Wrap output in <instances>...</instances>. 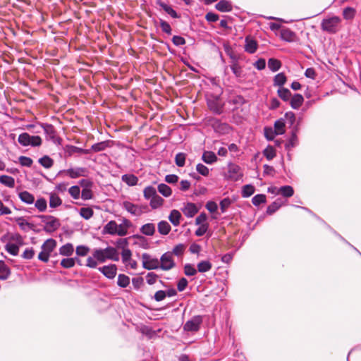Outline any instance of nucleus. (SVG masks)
Listing matches in <instances>:
<instances>
[{
	"label": "nucleus",
	"instance_id": "a211bd4d",
	"mask_svg": "<svg viewBox=\"0 0 361 361\" xmlns=\"http://www.w3.org/2000/svg\"><path fill=\"white\" fill-rule=\"evenodd\" d=\"M304 102L303 97L300 94H295L290 101L291 107L294 109H297L300 107Z\"/></svg>",
	"mask_w": 361,
	"mask_h": 361
},
{
	"label": "nucleus",
	"instance_id": "f03ea898",
	"mask_svg": "<svg viewBox=\"0 0 361 361\" xmlns=\"http://www.w3.org/2000/svg\"><path fill=\"white\" fill-rule=\"evenodd\" d=\"M37 217L41 219L42 223L44 224L43 230L47 233H53L58 230L61 226L59 219L53 216L39 215Z\"/></svg>",
	"mask_w": 361,
	"mask_h": 361
},
{
	"label": "nucleus",
	"instance_id": "aec40b11",
	"mask_svg": "<svg viewBox=\"0 0 361 361\" xmlns=\"http://www.w3.org/2000/svg\"><path fill=\"white\" fill-rule=\"evenodd\" d=\"M56 245V242L52 238L47 239L42 245L41 248L43 251L50 253L54 250Z\"/></svg>",
	"mask_w": 361,
	"mask_h": 361
},
{
	"label": "nucleus",
	"instance_id": "e433bc0d",
	"mask_svg": "<svg viewBox=\"0 0 361 361\" xmlns=\"http://www.w3.org/2000/svg\"><path fill=\"white\" fill-rule=\"evenodd\" d=\"M164 203V199L161 197L159 195H156L150 200V207L152 209H157L160 207Z\"/></svg>",
	"mask_w": 361,
	"mask_h": 361
},
{
	"label": "nucleus",
	"instance_id": "ea45409f",
	"mask_svg": "<svg viewBox=\"0 0 361 361\" xmlns=\"http://www.w3.org/2000/svg\"><path fill=\"white\" fill-rule=\"evenodd\" d=\"M158 191L166 197H169L172 193L171 188L164 183L158 185Z\"/></svg>",
	"mask_w": 361,
	"mask_h": 361
},
{
	"label": "nucleus",
	"instance_id": "473e14b6",
	"mask_svg": "<svg viewBox=\"0 0 361 361\" xmlns=\"http://www.w3.org/2000/svg\"><path fill=\"white\" fill-rule=\"evenodd\" d=\"M279 192L285 197H290L293 195L294 190L290 185H285L279 188Z\"/></svg>",
	"mask_w": 361,
	"mask_h": 361
},
{
	"label": "nucleus",
	"instance_id": "a18cd8bd",
	"mask_svg": "<svg viewBox=\"0 0 361 361\" xmlns=\"http://www.w3.org/2000/svg\"><path fill=\"white\" fill-rule=\"evenodd\" d=\"M35 206L39 212H43L47 207V200L43 197L39 198L35 202Z\"/></svg>",
	"mask_w": 361,
	"mask_h": 361
},
{
	"label": "nucleus",
	"instance_id": "393cba45",
	"mask_svg": "<svg viewBox=\"0 0 361 361\" xmlns=\"http://www.w3.org/2000/svg\"><path fill=\"white\" fill-rule=\"evenodd\" d=\"M121 179L129 186L136 185L138 182V178L133 174H124L122 176Z\"/></svg>",
	"mask_w": 361,
	"mask_h": 361
},
{
	"label": "nucleus",
	"instance_id": "f704fd0d",
	"mask_svg": "<svg viewBox=\"0 0 361 361\" xmlns=\"http://www.w3.org/2000/svg\"><path fill=\"white\" fill-rule=\"evenodd\" d=\"M287 80L286 76L283 73H278L274 76V85L281 87L283 86Z\"/></svg>",
	"mask_w": 361,
	"mask_h": 361
},
{
	"label": "nucleus",
	"instance_id": "bb28decb",
	"mask_svg": "<svg viewBox=\"0 0 361 361\" xmlns=\"http://www.w3.org/2000/svg\"><path fill=\"white\" fill-rule=\"evenodd\" d=\"M11 274L10 269L2 260H0V280H6Z\"/></svg>",
	"mask_w": 361,
	"mask_h": 361
},
{
	"label": "nucleus",
	"instance_id": "de8ad7c7",
	"mask_svg": "<svg viewBox=\"0 0 361 361\" xmlns=\"http://www.w3.org/2000/svg\"><path fill=\"white\" fill-rule=\"evenodd\" d=\"M5 250L13 256L18 255L19 247L17 245L13 243H7L5 246Z\"/></svg>",
	"mask_w": 361,
	"mask_h": 361
},
{
	"label": "nucleus",
	"instance_id": "423d86ee",
	"mask_svg": "<svg viewBox=\"0 0 361 361\" xmlns=\"http://www.w3.org/2000/svg\"><path fill=\"white\" fill-rule=\"evenodd\" d=\"M159 262L160 269L165 271L170 270L176 266L173 253H171V252H166L163 254L159 259Z\"/></svg>",
	"mask_w": 361,
	"mask_h": 361
},
{
	"label": "nucleus",
	"instance_id": "a878e982",
	"mask_svg": "<svg viewBox=\"0 0 361 361\" xmlns=\"http://www.w3.org/2000/svg\"><path fill=\"white\" fill-rule=\"evenodd\" d=\"M202 159L203 161L208 164H213L217 160L216 154L211 151H205L202 154Z\"/></svg>",
	"mask_w": 361,
	"mask_h": 361
},
{
	"label": "nucleus",
	"instance_id": "6e6552de",
	"mask_svg": "<svg viewBox=\"0 0 361 361\" xmlns=\"http://www.w3.org/2000/svg\"><path fill=\"white\" fill-rule=\"evenodd\" d=\"M202 323V317L200 315L194 316L191 319L186 322L183 326L184 331H197Z\"/></svg>",
	"mask_w": 361,
	"mask_h": 361
},
{
	"label": "nucleus",
	"instance_id": "0e129e2a",
	"mask_svg": "<svg viewBox=\"0 0 361 361\" xmlns=\"http://www.w3.org/2000/svg\"><path fill=\"white\" fill-rule=\"evenodd\" d=\"M196 170L200 174L204 176H207L209 173V169L202 164H198L196 166Z\"/></svg>",
	"mask_w": 361,
	"mask_h": 361
},
{
	"label": "nucleus",
	"instance_id": "69168bd1",
	"mask_svg": "<svg viewBox=\"0 0 361 361\" xmlns=\"http://www.w3.org/2000/svg\"><path fill=\"white\" fill-rule=\"evenodd\" d=\"M224 48L225 52L230 56V58L233 61L238 60V57H237L236 54L233 52L232 48L228 44H224Z\"/></svg>",
	"mask_w": 361,
	"mask_h": 361
},
{
	"label": "nucleus",
	"instance_id": "b1692460",
	"mask_svg": "<svg viewBox=\"0 0 361 361\" xmlns=\"http://www.w3.org/2000/svg\"><path fill=\"white\" fill-rule=\"evenodd\" d=\"M212 268V264L208 260H203L197 264V271L200 273H204L210 271Z\"/></svg>",
	"mask_w": 361,
	"mask_h": 361
},
{
	"label": "nucleus",
	"instance_id": "c9c22d12",
	"mask_svg": "<svg viewBox=\"0 0 361 361\" xmlns=\"http://www.w3.org/2000/svg\"><path fill=\"white\" fill-rule=\"evenodd\" d=\"M281 66V63L279 60L271 58L268 61V67L269 68L273 71L276 72L280 69Z\"/></svg>",
	"mask_w": 361,
	"mask_h": 361
},
{
	"label": "nucleus",
	"instance_id": "09e8293b",
	"mask_svg": "<svg viewBox=\"0 0 361 361\" xmlns=\"http://www.w3.org/2000/svg\"><path fill=\"white\" fill-rule=\"evenodd\" d=\"M230 67H231L232 72L236 77H240L242 75V73H243L242 68L238 64L237 61H233V63Z\"/></svg>",
	"mask_w": 361,
	"mask_h": 361
},
{
	"label": "nucleus",
	"instance_id": "6ab92c4d",
	"mask_svg": "<svg viewBox=\"0 0 361 361\" xmlns=\"http://www.w3.org/2000/svg\"><path fill=\"white\" fill-rule=\"evenodd\" d=\"M157 229L161 235H166L169 233L171 227L166 221H161L158 223Z\"/></svg>",
	"mask_w": 361,
	"mask_h": 361
},
{
	"label": "nucleus",
	"instance_id": "774afa93",
	"mask_svg": "<svg viewBox=\"0 0 361 361\" xmlns=\"http://www.w3.org/2000/svg\"><path fill=\"white\" fill-rule=\"evenodd\" d=\"M90 251V248L85 245H79L76 247V254L78 256H85Z\"/></svg>",
	"mask_w": 361,
	"mask_h": 361
},
{
	"label": "nucleus",
	"instance_id": "c756f323",
	"mask_svg": "<svg viewBox=\"0 0 361 361\" xmlns=\"http://www.w3.org/2000/svg\"><path fill=\"white\" fill-rule=\"evenodd\" d=\"M109 147V141H103V142H100L94 144L93 145H92L91 149H90V152L93 151L94 152H99L101 151H104Z\"/></svg>",
	"mask_w": 361,
	"mask_h": 361
},
{
	"label": "nucleus",
	"instance_id": "5fc2aeb1",
	"mask_svg": "<svg viewBox=\"0 0 361 361\" xmlns=\"http://www.w3.org/2000/svg\"><path fill=\"white\" fill-rule=\"evenodd\" d=\"M266 202V195L262 194H258L254 196L252 199V202L255 206H259L262 203Z\"/></svg>",
	"mask_w": 361,
	"mask_h": 361
},
{
	"label": "nucleus",
	"instance_id": "79ce46f5",
	"mask_svg": "<svg viewBox=\"0 0 361 361\" xmlns=\"http://www.w3.org/2000/svg\"><path fill=\"white\" fill-rule=\"evenodd\" d=\"M285 123L282 120H278L274 123V133L282 135L285 133Z\"/></svg>",
	"mask_w": 361,
	"mask_h": 361
},
{
	"label": "nucleus",
	"instance_id": "e2e57ef3",
	"mask_svg": "<svg viewBox=\"0 0 361 361\" xmlns=\"http://www.w3.org/2000/svg\"><path fill=\"white\" fill-rule=\"evenodd\" d=\"M18 159L19 163L23 166L30 167L33 163V161L31 158L25 156H20Z\"/></svg>",
	"mask_w": 361,
	"mask_h": 361
},
{
	"label": "nucleus",
	"instance_id": "4be33fe9",
	"mask_svg": "<svg viewBox=\"0 0 361 361\" xmlns=\"http://www.w3.org/2000/svg\"><path fill=\"white\" fill-rule=\"evenodd\" d=\"M18 197L22 202L28 204H32L35 202L34 195L27 191H22L19 192Z\"/></svg>",
	"mask_w": 361,
	"mask_h": 361
},
{
	"label": "nucleus",
	"instance_id": "052dcab7",
	"mask_svg": "<svg viewBox=\"0 0 361 361\" xmlns=\"http://www.w3.org/2000/svg\"><path fill=\"white\" fill-rule=\"evenodd\" d=\"M263 153L268 160H271L276 156L275 149L271 146H268Z\"/></svg>",
	"mask_w": 361,
	"mask_h": 361
},
{
	"label": "nucleus",
	"instance_id": "c85d7f7f",
	"mask_svg": "<svg viewBox=\"0 0 361 361\" xmlns=\"http://www.w3.org/2000/svg\"><path fill=\"white\" fill-rule=\"evenodd\" d=\"M73 252H74L73 245L69 243L61 246L59 249V253L63 256L69 257L73 255Z\"/></svg>",
	"mask_w": 361,
	"mask_h": 361
},
{
	"label": "nucleus",
	"instance_id": "cd10ccee",
	"mask_svg": "<svg viewBox=\"0 0 361 361\" xmlns=\"http://www.w3.org/2000/svg\"><path fill=\"white\" fill-rule=\"evenodd\" d=\"M216 8L221 12L230 11L232 9L231 4L225 0H221L216 4Z\"/></svg>",
	"mask_w": 361,
	"mask_h": 361
},
{
	"label": "nucleus",
	"instance_id": "a19ab883",
	"mask_svg": "<svg viewBox=\"0 0 361 361\" xmlns=\"http://www.w3.org/2000/svg\"><path fill=\"white\" fill-rule=\"evenodd\" d=\"M79 213L82 218L88 220L93 216L94 212L90 207H82Z\"/></svg>",
	"mask_w": 361,
	"mask_h": 361
},
{
	"label": "nucleus",
	"instance_id": "49530a36",
	"mask_svg": "<svg viewBox=\"0 0 361 361\" xmlns=\"http://www.w3.org/2000/svg\"><path fill=\"white\" fill-rule=\"evenodd\" d=\"M255 192V187L252 185H245L243 187L242 196L243 197H250Z\"/></svg>",
	"mask_w": 361,
	"mask_h": 361
},
{
	"label": "nucleus",
	"instance_id": "680f3d73",
	"mask_svg": "<svg viewBox=\"0 0 361 361\" xmlns=\"http://www.w3.org/2000/svg\"><path fill=\"white\" fill-rule=\"evenodd\" d=\"M337 25L338 24H321V27L324 31L334 33L338 30Z\"/></svg>",
	"mask_w": 361,
	"mask_h": 361
},
{
	"label": "nucleus",
	"instance_id": "39448f33",
	"mask_svg": "<svg viewBox=\"0 0 361 361\" xmlns=\"http://www.w3.org/2000/svg\"><path fill=\"white\" fill-rule=\"evenodd\" d=\"M243 176L240 167L235 164L230 163L228 165V171L226 178L232 181L240 180Z\"/></svg>",
	"mask_w": 361,
	"mask_h": 361
},
{
	"label": "nucleus",
	"instance_id": "7ed1b4c3",
	"mask_svg": "<svg viewBox=\"0 0 361 361\" xmlns=\"http://www.w3.org/2000/svg\"><path fill=\"white\" fill-rule=\"evenodd\" d=\"M18 142L24 146L39 147L42 145V139L38 135H30L27 133L19 135L18 138Z\"/></svg>",
	"mask_w": 361,
	"mask_h": 361
},
{
	"label": "nucleus",
	"instance_id": "2eb2a0df",
	"mask_svg": "<svg viewBox=\"0 0 361 361\" xmlns=\"http://www.w3.org/2000/svg\"><path fill=\"white\" fill-rule=\"evenodd\" d=\"M157 4L159 6L165 11L166 13L169 15L173 18L178 17L176 11L170 5L166 4L161 0H157Z\"/></svg>",
	"mask_w": 361,
	"mask_h": 361
},
{
	"label": "nucleus",
	"instance_id": "4d7b16f0",
	"mask_svg": "<svg viewBox=\"0 0 361 361\" xmlns=\"http://www.w3.org/2000/svg\"><path fill=\"white\" fill-rule=\"evenodd\" d=\"M185 247L186 246L184 244H178L173 247V251L171 252V253H173V255L181 256L183 254Z\"/></svg>",
	"mask_w": 361,
	"mask_h": 361
},
{
	"label": "nucleus",
	"instance_id": "4468645a",
	"mask_svg": "<svg viewBox=\"0 0 361 361\" xmlns=\"http://www.w3.org/2000/svg\"><path fill=\"white\" fill-rule=\"evenodd\" d=\"M257 42L250 37L245 38V51L253 54L257 51Z\"/></svg>",
	"mask_w": 361,
	"mask_h": 361
},
{
	"label": "nucleus",
	"instance_id": "2f4dec72",
	"mask_svg": "<svg viewBox=\"0 0 361 361\" xmlns=\"http://www.w3.org/2000/svg\"><path fill=\"white\" fill-rule=\"evenodd\" d=\"M62 204L61 199L55 193H51L49 195V207L56 208Z\"/></svg>",
	"mask_w": 361,
	"mask_h": 361
},
{
	"label": "nucleus",
	"instance_id": "4c0bfd02",
	"mask_svg": "<svg viewBox=\"0 0 361 361\" xmlns=\"http://www.w3.org/2000/svg\"><path fill=\"white\" fill-rule=\"evenodd\" d=\"M277 93L279 97L285 102L288 101L291 97V92L287 88H279Z\"/></svg>",
	"mask_w": 361,
	"mask_h": 361
},
{
	"label": "nucleus",
	"instance_id": "20e7f679",
	"mask_svg": "<svg viewBox=\"0 0 361 361\" xmlns=\"http://www.w3.org/2000/svg\"><path fill=\"white\" fill-rule=\"evenodd\" d=\"M270 30L276 34L280 32L281 37L287 42H293L295 39V34L291 30L281 27V24H270Z\"/></svg>",
	"mask_w": 361,
	"mask_h": 361
},
{
	"label": "nucleus",
	"instance_id": "f257e3e1",
	"mask_svg": "<svg viewBox=\"0 0 361 361\" xmlns=\"http://www.w3.org/2000/svg\"><path fill=\"white\" fill-rule=\"evenodd\" d=\"M92 255L94 258L100 263L105 262L106 259H111L116 262L119 260V254L117 250L111 246H108L105 249H94L93 250Z\"/></svg>",
	"mask_w": 361,
	"mask_h": 361
},
{
	"label": "nucleus",
	"instance_id": "72a5a7b5",
	"mask_svg": "<svg viewBox=\"0 0 361 361\" xmlns=\"http://www.w3.org/2000/svg\"><path fill=\"white\" fill-rule=\"evenodd\" d=\"M42 127L43 128L44 133L47 135V137L50 139L54 141L56 138V132L52 125L49 124H45L42 125Z\"/></svg>",
	"mask_w": 361,
	"mask_h": 361
},
{
	"label": "nucleus",
	"instance_id": "dca6fc26",
	"mask_svg": "<svg viewBox=\"0 0 361 361\" xmlns=\"http://www.w3.org/2000/svg\"><path fill=\"white\" fill-rule=\"evenodd\" d=\"M16 222L18 224L19 227L21 230L24 231H27L28 230H32L35 231L34 229V225L31 223L27 222L24 217H18L15 219Z\"/></svg>",
	"mask_w": 361,
	"mask_h": 361
},
{
	"label": "nucleus",
	"instance_id": "7c9ffc66",
	"mask_svg": "<svg viewBox=\"0 0 361 361\" xmlns=\"http://www.w3.org/2000/svg\"><path fill=\"white\" fill-rule=\"evenodd\" d=\"M0 183L8 188H13L15 186L14 178L6 175L0 176Z\"/></svg>",
	"mask_w": 361,
	"mask_h": 361
},
{
	"label": "nucleus",
	"instance_id": "f8f14e48",
	"mask_svg": "<svg viewBox=\"0 0 361 361\" xmlns=\"http://www.w3.org/2000/svg\"><path fill=\"white\" fill-rule=\"evenodd\" d=\"M99 271L102 272L106 278L112 279L116 275L117 267L115 264H111L99 267Z\"/></svg>",
	"mask_w": 361,
	"mask_h": 361
},
{
	"label": "nucleus",
	"instance_id": "3c124183",
	"mask_svg": "<svg viewBox=\"0 0 361 361\" xmlns=\"http://www.w3.org/2000/svg\"><path fill=\"white\" fill-rule=\"evenodd\" d=\"M186 155L184 153L180 152L176 155L175 162L179 167H183L185 163Z\"/></svg>",
	"mask_w": 361,
	"mask_h": 361
},
{
	"label": "nucleus",
	"instance_id": "412c9836",
	"mask_svg": "<svg viewBox=\"0 0 361 361\" xmlns=\"http://www.w3.org/2000/svg\"><path fill=\"white\" fill-rule=\"evenodd\" d=\"M140 232L147 236H152L155 233V226L152 223H148L146 224H144L140 228Z\"/></svg>",
	"mask_w": 361,
	"mask_h": 361
},
{
	"label": "nucleus",
	"instance_id": "c03bdc74",
	"mask_svg": "<svg viewBox=\"0 0 361 361\" xmlns=\"http://www.w3.org/2000/svg\"><path fill=\"white\" fill-rule=\"evenodd\" d=\"M130 283V278L125 274H119L118 276L117 284L122 288L127 287Z\"/></svg>",
	"mask_w": 361,
	"mask_h": 361
},
{
	"label": "nucleus",
	"instance_id": "9b49d317",
	"mask_svg": "<svg viewBox=\"0 0 361 361\" xmlns=\"http://www.w3.org/2000/svg\"><path fill=\"white\" fill-rule=\"evenodd\" d=\"M123 208L131 214L139 216L143 213L142 207L126 201L123 203Z\"/></svg>",
	"mask_w": 361,
	"mask_h": 361
},
{
	"label": "nucleus",
	"instance_id": "0eeeda50",
	"mask_svg": "<svg viewBox=\"0 0 361 361\" xmlns=\"http://www.w3.org/2000/svg\"><path fill=\"white\" fill-rule=\"evenodd\" d=\"M142 267L147 270L157 269L160 268L159 260L157 258H152L147 253L142 255Z\"/></svg>",
	"mask_w": 361,
	"mask_h": 361
},
{
	"label": "nucleus",
	"instance_id": "5701e85b",
	"mask_svg": "<svg viewBox=\"0 0 361 361\" xmlns=\"http://www.w3.org/2000/svg\"><path fill=\"white\" fill-rule=\"evenodd\" d=\"M180 219L181 214L179 211L176 209H173L169 216V221L175 226H177L180 224Z\"/></svg>",
	"mask_w": 361,
	"mask_h": 361
},
{
	"label": "nucleus",
	"instance_id": "13d9d810",
	"mask_svg": "<svg viewBox=\"0 0 361 361\" xmlns=\"http://www.w3.org/2000/svg\"><path fill=\"white\" fill-rule=\"evenodd\" d=\"M68 153L71 155L73 153H80V154H90V149H82L75 146H71L68 149Z\"/></svg>",
	"mask_w": 361,
	"mask_h": 361
},
{
	"label": "nucleus",
	"instance_id": "603ef678",
	"mask_svg": "<svg viewBox=\"0 0 361 361\" xmlns=\"http://www.w3.org/2000/svg\"><path fill=\"white\" fill-rule=\"evenodd\" d=\"M197 269L191 264H186L184 266V273L188 276H192L197 274Z\"/></svg>",
	"mask_w": 361,
	"mask_h": 361
},
{
	"label": "nucleus",
	"instance_id": "864d4df0",
	"mask_svg": "<svg viewBox=\"0 0 361 361\" xmlns=\"http://www.w3.org/2000/svg\"><path fill=\"white\" fill-rule=\"evenodd\" d=\"M75 264V259L74 258H65L61 262V265L66 269L73 267Z\"/></svg>",
	"mask_w": 361,
	"mask_h": 361
},
{
	"label": "nucleus",
	"instance_id": "1a4fd4ad",
	"mask_svg": "<svg viewBox=\"0 0 361 361\" xmlns=\"http://www.w3.org/2000/svg\"><path fill=\"white\" fill-rule=\"evenodd\" d=\"M64 172L71 178L87 177L88 175V169L85 167L71 168L65 170Z\"/></svg>",
	"mask_w": 361,
	"mask_h": 361
},
{
	"label": "nucleus",
	"instance_id": "37998d69",
	"mask_svg": "<svg viewBox=\"0 0 361 361\" xmlns=\"http://www.w3.org/2000/svg\"><path fill=\"white\" fill-rule=\"evenodd\" d=\"M144 197L145 199L149 200L154 197L157 193L156 189L153 186H147L144 189L143 191Z\"/></svg>",
	"mask_w": 361,
	"mask_h": 361
},
{
	"label": "nucleus",
	"instance_id": "58836bf2",
	"mask_svg": "<svg viewBox=\"0 0 361 361\" xmlns=\"http://www.w3.org/2000/svg\"><path fill=\"white\" fill-rule=\"evenodd\" d=\"M38 161L45 169H50L54 164V160L47 155L41 157Z\"/></svg>",
	"mask_w": 361,
	"mask_h": 361
},
{
	"label": "nucleus",
	"instance_id": "bf43d9fd",
	"mask_svg": "<svg viewBox=\"0 0 361 361\" xmlns=\"http://www.w3.org/2000/svg\"><path fill=\"white\" fill-rule=\"evenodd\" d=\"M281 206V203L278 202V201H275L272 204H271L270 205H269V207H267V213L268 214H274L276 211H277Z\"/></svg>",
	"mask_w": 361,
	"mask_h": 361
},
{
	"label": "nucleus",
	"instance_id": "f3484780",
	"mask_svg": "<svg viewBox=\"0 0 361 361\" xmlns=\"http://www.w3.org/2000/svg\"><path fill=\"white\" fill-rule=\"evenodd\" d=\"M103 233L117 235V223L115 221H109L103 228Z\"/></svg>",
	"mask_w": 361,
	"mask_h": 361
},
{
	"label": "nucleus",
	"instance_id": "9d476101",
	"mask_svg": "<svg viewBox=\"0 0 361 361\" xmlns=\"http://www.w3.org/2000/svg\"><path fill=\"white\" fill-rule=\"evenodd\" d=\"M122 261L126 264V266H129L130 268L135 269L137 268V264L136 261L132 259V252L129 249H123L121 252Z\"/></svg>",
	"mask_w": 361,
	"mask_h": 361
},
{
	"label": "nucleus",
	"instance_id": "338daca9",
	"mask_svg": "<svg viewBox=\"0 0 361 361\" xmlns=\"http://www.w3.org/2000/svg\"><path fill=\"white\" fill-rule=\"evenodd\" d=\"M232 201L228 198H224L220 202V208L221 212L224 213L231 206Z\"/></svg>",
	"mask_w": 361,
	"mask_h": 361
},
{
	"label": "nucleus",
	"instance_id": "8fccbe9b",
	"mask_svg": "<svg viewBox=\"0 0 361 361\" xmlns=\"http://www.w3.org/2000/svg\"><path fill=\"white\" fill-rule=\"evenodd\" d=\"M355 9L351 7L345 8L343 11V18L347 20H352L355 15Z\"/></svg>",
	"mask_w": 361,
	"mask_h": 361
},
{
	"label": "nucleus",
	"instance_id": "ddd939ff",
	"mask_svg": "<svg viewBox=\"0 0 361 361\" xmlns=\"http://www.w3.org/2000/svg\"><path fill=\"white\" fill-rule=\"evenodd\" d=\"M198 208L194 203L188 202L182 209L183 213L188 218L194 216L198 212Z\"/></svg>",
	"mask_w": 361,
	"mask_h": 361
},
{
	"label": "nucleus",
	"instance_id": "6e6d98bb",
	"mask_svg": "<svg viewBox=\"0 0 361 361\" xmlns=\"http://www.w3.org/2000/svg\"><path fill=\"white\" fill-rule=\"evenodd\" d=\"M70 195L75 200L80 197V190L78 185H73L68 189Z\"/></svg>",
	"mask_w": 361,
	"mask_h": 361
}]
</instances>
